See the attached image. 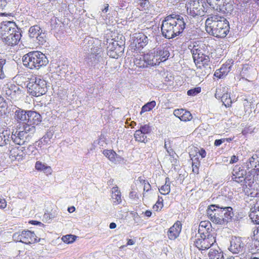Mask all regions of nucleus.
I'll list each match as a JSON object with an SVG mask.
<instances>
[{
	"instance_id": "f257e3e1",
	"label": "nucleus",
	"mask_w": 259,
	"mask_h": 259,
	"mask_svg": "<svg viewBox=\"0 0 259 259\" xmlns=\"http://www.w3.org/2000/svg\"><path fill=\"white\" fill-rule=\"evenodd\" d=\"M186 16L172 14L167 16L162 22L161 30L167 39L179 36L186 28Z\"/></svg>"
},
{
	"instance_id": "f03ea898",
	"label": "nucleus",
	"mask_w": 259,
	"mask_h": 259,
	"mask_svg": "<svg viewBox=\"0 0 259 259\" xmlns=\"http://www.w3.org/2000/svg\"><path fill=\"white\" fill-rule=\"evenodd\" d=\"M205 30L211 35L218 38H224L230 31L229 23L223 16L211 14L205 21Z\"/></svg>"
},
{
	"instance_id": "7ed1b4c3",
	"label": "nucleus",
	"mask_w": 259,
	"mask_h": 259,
	"mask_svg": "<svg viewBox=\"0 0 259 259\" xmlns=\"http://www.w3.org/2000/svg\"><path fill=\"white\" fill-rule=\"evenodd\" d=\"M220 204H211L207 209V213L211 221L218 225H226L232 220L234 215L231 207Z\"/></svg>"
},
{
	"instance_id": "20e7f679",
	"label": "nucleus",
	"mask_w": 259,
	"mask_h": 259,
	"mask_svg": "<svg viewBox=\"0 0 259 259\" xmlns=\"http://www.w3.org/2000/svg\"><path fill=\"white\" fill-rule=\"evenodd\" d=\"M22 62L24 66L30 69H38L41 67L47 65L49 60L45 54L40 52L33 51L24 55Z\"/></svg>"
},
{
	"instance_id": "39448f33",
	"label": "nucleus",
	"mask_w": 259,
	"mask_h": 259,
	"mask_svg": "<svg viewBox=\"0 0 259 259\" xmlns=\"http://www.w3.org/2000/svg\"><path fill=\"white\" fill-rule=\"evenodd\" d=\"M94 40L92 38L86 37L83 40L85 44L84 50L89 51L91 50V53L89 54L85 58V62L89 66L95 67L102 61V53L98 47L93 45Z\"/></svg>"
},
{
	"instance_id": "423d86ee",
	"label": "nucleus",
	"mask_w": 259,
	"mask_h": 259,
	"mask_svg": "<svg viewBox=\"0 0 259 259\" xmlns=\"http://www.w3.org/2000/svg\"><path fill=\"white\" fill-rule=\"evenodd\" d=\"M28 93L34 97H39L47 92L46 81L39 77L33 76L27 83Z\"/></svg>"
},
{
	"instance_id": "0eeeda50",
	"label": "nucleus",
	"mask_w": 259,
	"mask_h": 259,
	"mask_svg": "<svg viewBox=\"0 0 259 259\" xmlns=\"http://www.w3.org/2000/svg\"><path fill=\"white\" fill-rule=\"evenodd\" d=\"M22 131H16L15 134L12 133L11 140L17 145H23L29 140L31 135L33 134L35 130L32 126L22 127Z\"/></svg>"
},
{
	"instance_id": "6e6552de",
	"label": "nucleus",
	"mask_w": 259,
	"mask_h": 259,
	"mask_svg": "<svg viewBox=\"0 0 259 259\" xmlns=\"http://www.w3.org/2000/svg\"><path fill=\"white\" fill-rule=\"evenodd\" d=\"M201 229L198 230L200 238L195 239L194 244L199 250H206L209 248L215 242L214 237L207 230L202 232Z\"/></svg>"
},
{
	"instance_id": "1a4fd4ad",
	"label": "nucleus",
	"mask_w": 259,
	"mask_h": 259,
	"mask_svg": "<svg viewBox=\"0 0 259 259\" xmlns=\"http://www.w3.org/2000/svg\"><path fill=\"white\" fill-rule=\"evenodd\" d=\"M37 236L34 233L29 230H24L21 232H16L13 235V239L16 242L29 244L34 243L40 241V238L37 239Z\"/></svg>"
},
{
	"instance_id": "9d476101",
	"label": "nucleus",
	"mask_w": 259,
	"mask_h": 259,
	"mask_svg": "<svg viewBox=\"0 0 259 259\" xmlns=\"http://www.w3.org/2000/svg\"><path fill=\"white\" fill-rule=\"evenodd\" d=\"M203 0H192L187 5V13L193 17L203 16L204 13Z\"/></svg>"
},
{
	"instance_id": "9b49d317",
	"label": "nucleus",
	"mask_w": 259,
	"mask_h": 259,
	"mask_svg": "<svg viewBox=\"0 0 259 259\" xmlns=\"http://www.w3.org/2000/svg\"><path fill=\"white\" fill-rule=\"evenodd\" d=\"M29 36L31 38L34 39V41L39 45H43L47 41V34L39 26L35 25L31 26L29 29Z\"/></svg>"
},
{
	"instance_id": "f8f14e48",
	"label": "nucleus",
	"mask_w": 259,
	"mask_h": 259,
	"mask_svg": "<svg viewBox=\"0 0 259 259\" xmlns=\"http://www.w3.org/2000/svg\"><path fill=\"white\" fill-rule=\"evenodd\" d=\"M2 93L11 99H16L22 93V90L18 85L8 83L3 88Z\"/></svg>"
},
{
	"instance_id": "ddd939ff",
	"label": "nucleus",
	"mask_w": 259,
	"mask_h": 259,
	"mask_svg": "<svg viewBox=\"0 0 259 259\" xmlns=\"http://www.w3.org/2000/svg\"><path fill=\"white\" fill-rule=\"evenodd\" d=\"M229 250L234 254H238L239 253H242L245 252V245L240 237H232L230 241Z\"/></svg>"
},
{
	"instance_id": "4468645a",
	"label": "nucleus",
	"mask_w": 259,
	"mask_h": 259,
	"mask_svg": "<svg viewBox=\"0 0 259 259\" xmlns=\"http://www.w3.org/2000/svg\"><path fill=\"white\" fill-rule=\"evenodd\" d=\"M1 24L0 35L2 37L19 29L15 23L11 21H2Z\"/></svg>"
},
{
	"instance_id": "2eb2a0df",
	"label": "nucleus",
	"mask_w": 259,
	"mask_h": 259,
	"mask_svg": "<svg viewBox=\"0 0 259 259\" xmlns=\"http://www.w3.org/2000/svg\"><path fill=\"white\" fill-rule=\"evenodd\" d=\"M247 175V171L243 167L235 165L232 172L231 180L238 184L243 183L244 177Z\"/></svg>"
},
{
	"instance_id": "dca6fc26",
	"label": "nucleus",
	"mask_w": 259,
	"mask_h": 259,
	"mask_svg": "<svg viewBox=\"0 0 259 259\" xmlns=\"http://www.w3.org/2000/svg\"><path fill=\"white\" fill-rule=\"evenodd\" d=\"M27 120L26 126H32L35 130V125L41 121V116L40 114L35 111H28Z\"/></svg>"
},
{
	"instance_id": "f3484780",
	"label": "nucleus",
	"mask_w": 259,
	"mask_h": 259,
	"mask_svg": "<svg viewBox=\"0 0 259 259\" xmlns=\"http://www.w3.org/2000/svg\"><path fill=\"white\" fill-rule=\"evenodd\" d=\"M21 34L19 29L13 33H11L6 36L2 37L3 41L9 46H14L17 45L20 41Z\"/></svg>"
},
{
	"instance_id": "a211bd4d",
	"label": "nucleus",
	"mask_w": 259,
	"mask_h": 259,
	"mask_svg": "<svg viewBox=\"0 0 259 259\" xmlns=\"http://www.w3.org/2000/svg\"><path fill=\"white\" fill-rule=\"evenodd\" d=\"M28 111L18 108L14 113V119L15 121L19 124V129L21 127H24L26 124L27 120Z\"/></svg>"
},
{
	"instance_id": "6ab92c4d",
	"label": "nucleus",
	"mask_w": 259,
	"mask_h": 259,
	"mask_svg": "<svg viewBox=\"0 0 259 259\" xmlns=\"http://www.w3.org/2000/svg\"><path fill=\"white\" fill-rule=\"evenodd\" d=\"M148 37L142 33H136L134 34L133 44L138 49L143 48L148 44Z\"/></svg>"
},
{
	"instance_id": "aec40b11",
	"label": "nucleus",
	"mask_w": 259,
	"mask_h": 259,
	"mask_svg": "<svg viewBox=\"0 0 259 259\" xmlns=\"http://www.w3.org/2000/svg\"><path fill=\"white\" fill-rule=\"evenodd\" d=\"M182 230V224L177 221L167 231V236L170 240H175L180 235Z\"/></svg>"
},
{
	"instance_id": "412c9836",
	"label": "nucleus",
	"mask_w": 259,
	"mask_h": 259,
	"mask_svg": "<svg viewBox=\"0 0 259 259\" xmlns=\"http://www.w3.org/2000/svg\"><path fill=\"white\" fill-rule=\"evenodd\" d=\"M153 51H154L156 58L159 61V64L161 62L166 61L170 55L168 48H166L161 47L155 48Z\"/></svg>"
},
{
	"instance_id": "4be33fe9",
	"label": "nucleus",
	"mask_w": 259,
	"mask_h": 259,
	"mask_svg": "<svg viewBox=\"0 0 259 259\" xmlns=\"http://www.w3.org/2000/svg\"><path fill=\"white\" fill-rule=\"evenodd\" d=\"M142 58L146 62V65L156 66L159 64V61L156 58L154 52L144 54L142 56Z\"/></svg>"
},
{
	"instance_id": "5701e85b",
	"label": "nucleus",
	"mask_w": 259,
	"mask_h": 259,
	"mask_svg": "<svg viewBox=\"0 0 259 259\" xmlns=\"http://www.w3.org/2000/svg\"><path fill=\"white\" fill-rule=\"evenodd\" d=\"M217 10H219L220 12L224 13H230L231 11L233 10L232 6L229 3H226L224 0H220L217 2L216 6H215Z\"/></svg>"
},
{
	"instance_id": "b1692460",
	"label": "nucleus",
	"mask_w": 259,
	"mask_h": 259,
	"mask_svg": "<svg viewBox=\"0 0 259 259\" xmlns=\"http://www.w3.org/2000/svg\"><path fill=\"white\" fill-rule=\"evenodd\" d=\"M231 66L229 64H223L222 67L214 72V76L219 78L226 76L231 70Z\"/></svg>"
},
{
	"instance_id": "393cba45",
	"label": "nucleus",
	"mask_w": 259,
	"mask_h": 259,
	"mask_svg": "<svg viewBox=\"0 0 259 259\" xmlns=\"http://www.w3.org/2000/svg\"><path fill=\"white\" fill-rule=\"evenodd\" d=\"M135 2L137 8L142 11L149 10L153 6L149 0H135Z\"/></svg>"
},
{
	"instance_id": "a878e982",
	"label": "nucleus",
	"mask_w": 259,
	"mask_h": 259,
	"mask_svg": "<svg viewBox=\"0 0 259 259\" xmlns=\"http://www.w3.org/2000/svg\"><path fill=\"white\" fill-rule=\"evenodd\" d=\"M9 112L8 104L2 96L0 95V115H5Z\"/></svg>"
},
{
	"instance_id": "bb28decb",
	"label": "nucleus",
	"mask_w": 259,
	"mask_h": 259,
	"mask_svg": "<svg viewBox=\"0 0 259 259\" xmlns=\"http://www.w3.org/2000/svg\"><path fill=\"white\" fill-rule=\"evenodd\" d=\"M248 173H250L249 171ZM245 177H244V183L242 184H240L241 186L245 188H251L252 186V184L254 183V179L251 176L250 174H247Z\"/></svg>"
},
{
	"instance_id": "cd10ccee",
	"label": "nucleus",
	"mask_w": 259,
	"mask_h": 259,
	"mask_svg": "<svg viewBox=\"0 0 259 259\" xmlns=\"http://www.w3.org/2000/svg\"><path fill=\"white\" fill-rule=\"evenodd\" d=\"M257 158V155L255 154L249 158L246 163V170L251 168L254 169V168L256 167L257 162L255 161V160Z\"/></svg>"
},
{
	"instance_id": "c85d7f7f",
	"label": "nucleus",
	"mask_w": 259,
	"mask_h": 259,
	"mask_svg": "<svg viewBox=\"0 0 259 259\" xmlns=\"http://www.w3.org/2000/svg\"><path fill=\"white\" fill-rule=\"evenodd\" d=\"M134 138L136 141L140 142L146 143L147 142V136L143 134L142 132L139 130H137L134 134Z\"/></svg>"
},
{
	"instance_id": "c756f323",
	"label": "nucleus",
	"mask_w": 259,
	"mask_h": 259,
	"mask_svg": "<svg viewBox=\"0 0 259 259\" xmlns=\"http://www.w3.org/2000/svg\"><path fill=\"white\" fill-rule=\"evenodd\" d=\"M221 99L222 102L226 107H229L231 105L232 101L230 97V94H228V92H226V93H223V95Z\"/></svg>"
},
{
	"instance_id": "7c9ffc66",
	"label": "nucleus",
	"mask_w": 259,
	"mask_h": 259,
	"mask_svg": "<svg viewBox=\"0 0 259 259\" xmlns=\"http://www.w3.org/2000/svg\"><path fill=\"white\" fill-rule=\"evenodd\" d=\"M156 105V102L155 101L149 102L145 104L141 109L140 114H142L143 113L147 111L151 110Z\"/></svg>"
},
{
	"instance_id": "2f4dec72",
	"label": "nucleus",
	"mask_w": 259,
	"mask_h": 259,
	"mask_svg": "<svg viewBox=\"0 0 259 259\" xmlns=\"http://www.w3.org/2000/svg\"><path fill=\"white\" fill-rule=\"evenodd\" d=\"M35 167L38 170H42L45 172L51 173V167L46 165L40 161H37L36 162Z\"/></svg>"
},
{
	"instance_id": "473e14b6",
	"label": "nucleus",
	"mask_w": 259,
	"mask_h": 259,
	"mask_svg": "<svg viewBox=\"0 0 259 259\" xmlns=\"http://www.w3.org/2000/svg\"><path fill=\"white\" fill-rule=\"evenodd\" d=\"M192 161V170L194 173L198 174L199 173V166L200 165V162L199 161V158L194 156L191 158Z\"/></svg>"
},
{
	"instance_id": "72a5a7b5",
	"label": "nucleus",
	"mask_w": 259,
	"mask_h": 259,
	"mask_svg": "<svg viewBox=\"0 0 259 259\" xmlns=\"http://www.w3.org/2000/svg\"><path fill=\"white\" fill-rule=\"evenodd\" d=\"M228 89L225 87L217 88L214 95L215 97L218 99H221L223 95V93H226V92H228Z\"/></svg>"
},
{
	"instance_id": "f704fd0d",
	"label": "nucleus",
	"mask_w": 259,
	"mask_h": 259,
	"mask_svg": "<svg viewBox=\"0 0 259 259\" xmlns=\"http://www.w3.org/2000/svg\"><path fill=\"white\" fill-rule=\"evenodd\" d=\"M53 134L52 132H47L41 139L40 142L43 145L47 144L50 142V140L52 138Z\"/></svg>"
},
{
	"instance_id": "c9c22d12",
	"label": "nucleus",
	"mask_w": 259,
	"mask_h": 259,
	"mask_svg": "<svg viewBox=\"0 0 259 259\" xmlns=\"http://www.w3.org/2000/svg\"><path fill=\"white\" fill-rule=\"evenodd\" d=\"M76 238V236L69 234L63 236L62 240L64 242L69 244L73 242L75 240Z\"/></svg>"
},
{
	"instance_id": "e433bc0d",
	"label": "nucleus",
	"mask_w": 259,
	"mask_h": 259,
	"mask_svg": "<svg viewBox=\"0 0 259 259\" xmlns=\"http://www.w3.org/2000/svg\"><path fill=\"white\" fill-rule=\"evenodd\" d=\"M139 130L146 136L151 132V127L149 124L141 125Z\"/></svg>"
},
{
	"instance_id": "4c0bfd02",
	"label": "nucleus",
	"mask_w": 259,
	"mask_h": 259,
	"mask_svg": "<svg viewBox=\"0 0 259 259\" xmlns=\"http://www.w3.org/2000/svg\"><path fill=\"white\" fill-rule=\"evenodd\" d=\"M218 199L219 202L216 204L222 205V204H224V206L226 207H229V200L226 196H219V197H218Z\"/></svg>"
},
{
	"instance_id": "58836bf2",
	"label": "nucleus",
	"mask_w": 259,
	"mask_h": 259,
	"mask_svg": "<svg viewBox=\"0 0 259 259\" xmlns=\"http://www.w3.org/2000/svg\"><path fill=\"white\" fill-rule=\"evenodd\" d=\"M192 118L191 113L186 110H184L182 116L180 117V120L184 121H190Z\"/></svg>"
},
{
	"instance_id": "ea45409f",
	"label": "nucleus",
	"mask_w": 259,
	"mask_h": 259,
	"mask_svg": "<svg viewBox=\"0 0 259 259\" xmlns=\"http://www.w3.org/2000/svg\"><path fill=\"white\" fill-rule=\"evenodd\" d=\"M250 218L254 220L256 224H259V206L257 207V210H255L251 212L249 215Z\"/></svg>"
},
{
	"instance_id": "a19ab883",
	"label": "nucleus",
	"mask_w": 259,
	"mask_h": 259,
	"mask_svg": "<svg viewBox=\"0 0 259 259\" xmlns=\"http://www.w3.org/2000/svg\"><path fill=\"white\" fill-rule=\"evenodd\" d=\"M9 138V136H6L3 133H2L0 135V146H3L9 144L10 140Z\"/></svg>"
},
{
	"instance_id": "79ce46f5",
	"label": "nucleus",
	"mask_w": 259,
	"mask_h": 259,
	"mask_svg": "<svg viewBox=\"0 0 259 259\" xmlns=\"http://www.w3.org/2000/svg\"><path fill=\"white\" fill-rule=\"evenodd\" d=\"M196 35V31L192 29V28L188 29L186 30V33L185 34L186 38L188 40H190L193 38L194 36Z\"/></svg>"
},
{
	"instance_id": "37998d69",
	"label": "nucleus",
	"mask_w": 259,
	"mask_h": 259,
	"mask_svg": "<svg viewBox=\"0 0 259 259\" xmlns=\"http://www.w3.org/2000/svg\"><path fill=\"white\" fill-rule=\"evenodd\" d=\"M134 62L135 64L139 67L144 68L148 66V65H146V62L144 61V60L142 58V57H140L139 59L136 58Z\"/></svg>"
},
{
	"instance_id": "c03bdc74",
	"label": "nucleus",
	"mask_w": 259,
	"mask_h": 259,
	"mask_svg": "<svg viewBox=\"0 0 259 259\" xmlns=\"http://www.w3.org/2000/svg\"><path fill=\"white\" fill-rule=\"evenodd\" d=\"M201 92L200 87L194 88L187 91V95L189 96H194L199 94Z\"/></svg>"
},
{
	"instance_id": "a18cd8bd",
	"label": "nucleus",
	"mask_w": 259,
	"mask_h": 259,
	"mask_svg": "<svg viewBox=\"0 0 259 259\" xmlns=\"http://www.w3.org/2000/svg\"><path fill=\"white\" fill-rule=\"evenodd\" d=\"M199 67L202 69V74L203 75H205L206 74H209L211 72V68L209 64L205 65H203V66H200Z\"/></svg>"
},
{
	"instance_id": "49530a36",
	"label": "nucleus",
	"mask_w": 259,
	"mask_h": 259,
	"mask_svg": "<svg viewBox=\"0 0 259 259\" xmlns=\"http://www.w3.org/2000/svg\"><path fill=\"white\" fill-rule=\"evenodd\" d=\"M6 60L0 58V79H3L5 77L4 72V66L6 64Z\"/></svg>"
},
{
	"instance_id": "de8ad7c7",
	"label": "nucleus",
	"mask_w": 259,
	"mask_h": 259,
	"mask_svg": "<svg viewBox=\"0 0 259 259\" xmlns=\"http://www.w3.org/2000/svg\"><path fill=\"white\" fill-rule=\"evenodd\" d=\"M160 190L161 191V192H160L161 194H168L170 191V184H165L162 186Z\"/></svg>"
},
{
	"instance_id": "09e8293b",
	"label": "nucleus",
	"mask_w": 259,
	"mask_h": 259,
	"mask_svg": "<svg viewBox=\"0 0 259 259\" xmlns=\"http://www.w3.org/2000/svg\"><path fill=\"white\" fill-rule=\"evenodd\" d=\"M202 58V60H200V59L199 61L196 62L195 64H202V66L203 65H205L209 64L210 60L209 57L208 56L204 55Z\"/></svg>"
},
{
	"instance_id": "8fccbe9b",
	"label": "nucleus",
	"mask_w": 259,
	"mask_h": 259,
	"mask_svg": "<svg viewBox=\"0 0 259 259\" xmlns=\"http://www.w3.org/2000/svg\"><path fill=\"white\" fill-rule=\"evenodd\" d=\"M201 48L198 45H193L192 48L191 49V52L192 54L193 58L194 57V56H196L199 53H201Z\"/></svg>"
},
{
	"instance_id": "3c124183",
	"label": "nucleus",
	"mask_w": 259,
	"mask_h": 259,
	"mask_svg": "<svg viewBox=\"0 0 259 259\" xmlns=\"http://www.w3.org/2000/svg\"><path fill=\"white\" fill-rule=\"evenodd\" d=\"M11 4V0H0V9H7Z\"/></svg>"
},
{
	"instance_id": "603ef678",
	"label": "nucleus",
	"mask_w": 259,
	"mask_h": 259,
	"mask_svg": "<svg viewBox=\"0 0 259 259\" xmlns=\"http://www.w3.org/2000/svg\"><path fill=\"white\" fill-rule=\"evenodd\" d=\"M163 199L161 197L158 196V199L156 203L153 206V208L155 211H158L159 207L161 208L163 207Z\"/></svg>"
},
{
	"instance_id": "864d4df0",
	"label": "nucleus",
	"mask_w": 259,
	"mask_h": 259,
	"mask_svg": "<svg viewBox=\"0 0 259 259\" xmlns=\"http://www.w3.org/2000/svg\"><path fill=\"white\" fill-rule=\"evenodd\" d=\"M139 179L140 182L144 184V191H148L151 189V185L150 184L147 182L146 183V181L145 180L142 179L141 177Z\"/></svg>"
},
{
	"instance_id": "5fc2aeb1",
	"label": "nucleus",
	"mask_w": 259,
	"mask_h": 259,
	"mask_svg": "<svg viewBox=\"0 0 259 259\" xmlns=\"http://www.w3.org/2000/svg\"><path fill=\"white\" fill-rule=\"evenodd\" d=\"M211 225L209 223L207 222L206 223L205 222H201L199 226V229H201L202 231L201 232H204L203 230L202 229V228H204L206 229V231L207 230L208 231L209 228L208 227L210 226Z\"/></svg>"
},
{
	"instance_id": "6e6d98bb",
	"label": "nucleus",
	"mask_w": 259,
	"mask_h": 259,
	"mask_svg": "<svg viewBox=\"0 0 259 259\" xmlns=\"http://www.w3.org/2000/svg\"><path fill=\"white\" fill-rule=\"evenodd\" d=\"M112 198L116 200V201H114V203H116V204H119L121 202L120 193L113 194L112 195Z\"/></svg>"
},
{
	"instance_id": "4d7b16f0",
	"label": "nucleus",
	"mask_w": 259,
	"mask_h": 259,
	"mask_svg": "<svg viewBox=\"0 0 259 259\" xmlns=\"http://www.w3.org/2000/svg\"><path fill=\"white\" fill-rule=\"evenodd\" d=\"M183 109H175L174 111V114L176 117H178L180 119V117L182 116V113H183L184 112Z\"/></svg>"
},
{
	"instance_id": "13d9d810",
	"label": "nucleus",
	"mask_w": 259,
	"mask_h": 259,
	"mask_svg": "<svg viewBox=\"0 0 259 259\" xmlns=\"http://www.w3.org/2000/svg\"><path fill=\"white\" fill-rule=\"evenodd\" d=\"M118 42L117 41H112L110 42L109 46L107 47V51H112L114 50V49H116Z\"/></svg>"
},
{
	"instance_id": "bf43d9fd",
	"label": "nucleus",
	"mask_w": 259,
	"mask_h": 259,
	"mask_svg": "<svg viewBox=\"0 0 259 259\" xmlns=\"http://www.w3.org/2000/svg\"><path fill=\"white\" fill-rule=\"evenodd\" d=\"M107 54L108 56L113 58H118V57L120 56V54H118L114 50L112 51H107Z\"/></svg>"
},
{
	"instance_id": "052dcab7",
	"label": "nucleus",
	"mask_w": 259,
	"mask_h": 259,
	"mask_svg": "<svg viewBox=\"0 0 259 259\" xmlns=\"http://www.w3.org/2000/svg\"><path fill=\"white\" fill-rule=\"evenodd\" d=\"M115 161H113V163L115 164L120 163L123 161L124 159L120 155L116 154V156L114 157Z\"/></svg>"
},
{
	"instance_id": "680f3d73",
	"label": "nucleus",
	"mask_w": 259,
	"mask_h": 259,
	"mask_svg": "<svg viewBox=\"0 0 259 259\" xmlns=\"http://www.w3.org/2000/svg\"><path fill=\"white\" fill-rule=\"evenodd\" d=\"M117 7L120 9H123L126 8V3L123 0H119Z\"/></svg>"
},
{
	"instance_id": "e2e57ef3",
	"label": "nucleus",
	"mask_w": 259,
	"mask_h": 259,
	"mask_svg": "<svg viewBox=\"0 0 259 259\" xmlns=\"http://www.w3.org/2000/svg\"><path fill=\"white\" fill-rule=\"evenodd\" d=\"M114 50L118 54H120V56L121 55V54L123 52L124 49L123 48L119 46L118 44H117L116 49H114Z\"/></svg>"
},
{
	"instance_id": "0e129e2a",
	"label": "nucleus",
	"mask_w": 259,
	"mask_h": 259,
	"mask_svg": "<svg viewBox=\"0 0 259 259\" xmlns=\"http://www.w3.org/2000/svg\"><path fill=\"white\" fill-rule=\"evenodd\" d=\"M204 55L203 54V53L201 52V53H199L196 56H194V57L193 58V60H194V62L195 63L196 62H197V61H199L200 59V60H202V57L204 56Z\"/></svg>"
},
{
	"instance_id": "69168bd1",
	"label": "nucleus",
	"mask_w": 259,
	"mask_h": 259,
	"mask_svg": "<svg viewBox=\"0 0 259 259\" xmlns=\"http://www.w3.org/2000/svg\"><path fill=\"white\" fill-rule=\"evenodd\" d=\"M116 153L115 151L111 150L110 153V157L108 158V159L112 162H113V161H115L114 157L116 156Z\"/></svg>"
},
{
	"instance_id": "338daca9",
	"label": "nucleus",
	"mask_w": 259,
	"mask_h": 259,
	"mask_svg": "<svg viewBox=\"0 0 259 259\" xmlns=\"http://www.w3.org/2000/svg\"><path fill=\"white\" fill-rule=\"evenodd\" d=\"M56 217L55 214L54 213H45L44 214V217L45 219H47L49 218V220L52 219Z\"/></svg>"
},
{
	"instance_id": "774afa93",
	"label": "nucleus",
	"mask_w": 259,
	"mask_h": 259,
	"mask_svg": "<svg viewBox=\"0 0 259 259\" xmlns=\"http://www.w3.org/2000/svg\"><path fill=\"white\" fill-rule=\"evenodd\" d=\"M224 142V139H217L214 141V145L216 147H218L220 146L222 143Z\"/></svg>"
}]
</instances>
